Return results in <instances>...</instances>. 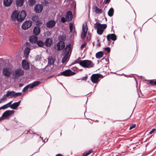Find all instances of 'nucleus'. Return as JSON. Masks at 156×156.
Instances as JSON below:
<instances>
[{"label":"nucleus","instance_id":"1","mask_svg":"<svg viewBox=\"0 0 156 156\" xmlns=\"http://www.w3.org/2000/svg\"><path fill=\"white\" fill-rule=\"evenodd\" d=\"M26 16V12L22 10L20 14L17 11L14 10L12 13L11 18L13 21L17 20L18 22H21L23 21Z\"/></svg>","mask_w":156,"mask_h":156},{"label":"nucleus","instance_id":"2","mask_svg":"<svg viewBox=\"0 0 156 156\" xmlns=\"http://www.w3.org/2000/svg\"><path fill=\"white\" fill-rule=\"evenodd\" d=\"M107 26L106 24H101L99 23L96 22L94 24V27L95 29H97V34L99 35H101L106 28Z\"/></svg>","mask_w":156,"mask_h":156},{"label":"nucleus","instance_id":"3","mask_svg":"<svg viewBox=\"0 0 156 156\" xmlns=\"http://www.w3.org/2000/svg\"><path fill=\"white\" fill-rule=\"evenodd\" d=\"M71 45L70 44H69L66 45V47L63 51L64 56L62 58V63H65L69 55V53L71 50Z\"/></svg>","mask_w":156,"mask_h":156},{"label":"nucleus","instance_id":"4","mask_svg":"<svg viewBox=\"0 0 156 156\" xmlns=\"http://www.w3.org/2000/svg\"><path fill=\"white\" fill-rule=\"evenodd\" d=\"M79 64L83 67L87 68H91L93 67L94 65L92 61L87 60H81Z\"/></svg>","mask_w":156,"mask_h":156},{"label":"nucleus","instance_id":"5","mask_svg":"<svg viewBox=\"0 0 156 156\" xmlns=\"http://www.w3.org/2000/svg\"><path fill=\"white\" fill-rule=\"evenodd\" d=\"M40 83V81H35L34 82L29 84L25 86L22 90V92H25L27 91L28 89L30 88V89L33 88L34 87L37 86Z\"/></svg>","mask_w":156,"mask_h":156},{"label":"nucleus","instance_id":"6","mask_svg":"<svg viewBox=\"0 0 156 156\" xmlns=\"http://www.w3.org/2000/svg\"><path fill=\"white\" fill-rule=\"evenodd\" d=\"M24 71L21 69L17 68L15 70L14 73L13 74V78L17 79L24 74Z\"/></svg>","mask_w":156,"mask_h":156},{"label":"nucleus","instance_id":"7","mask_svg":"<svg viewBox=\"0 0 156 156\" xmlns=\"http://www.w3.org/2000/svg\"><path fill=\"white\" fill-rule=\"evenodd\" d=\"M11 73V70L8 67H5L3 69L2 74L7 78H9L10 77Z\"/></svg>","mask_w":156,"mask_h":156},{"label":"nucleus","instance_id":"8","mask_svg":"<svg viewBox=\"0 0 156 156\" xmlns=\"http://www.w3.org/2000/svg\"><path fill=\"white\" fill-rule=\"evenodd\" d=\"M65 46V43L63 41H59L56 44L55 48L56 47L58 51H60L63 49Z\"/></svg>","mask_w":156,"mask_h":156},{"label":"nucleus","instance_id":"9","mask_svg":"<svg viewBox=\"0 0 156 156\" xmlns=\"http://www.w3.org/2000/svg\"><path fill=\"white\" fill-rule=\"evenodd\" d=\"M32 22L30 20H26L23 23L22 25V28L24 30H26L30 28L32 25Z\"/></svg>","mask_w":156,"mask_h":156},{"label":"nucleus","instance_id":"10","mask_svg":"<svg viewBox=\"0 0 156 156\" xmlns=\"http://www.w3.org/2000/svg\"><path fill=\"white\" fill-rule=\"evenodd\" d=\"M98 74H93L91 76L90 80L94 83H98L99 82V77Z\"/></svg>","mask_w":156,"mask_h":156},{"label":"nucleus","instance_id":"11","mask_svg":"<svg viewBox=\"0 0 156 156\" xmlns=\"http://www.w3.org/2000/svg\"><path fill=\"white\" fill-rule=\"evenodd\" d=\"M34 11L36 13H40L43 10V7L41 4H37L34 6Z\"/></svg>","mask_w":156,"mask_h":156},{"label":"nucleus","instance_id":"12","mask_svg":"<svg viewBox=\"0 0 156 156\" xmlns=\"http://www.w3.org/2000/svg\"><path fill=\"white\" fill-rule=\"evenodd\" d=\"M106 37L108 41L109 42L111 40L115 41L117 39L116 36L114 33L109 34L107 35Z\"/></svg>","mask_w":156,"mask_h":156},{"label":"nucleus","instance_id":"13","mask_svg":"<svg viewBox=\"0 0 156 156\" xmlns=\"http://www.w3.org/2000/svg\"><path fill=\"white\" fill-rule=\"evenodd\" d=\"M14 112L15 111L14 110H7L2 114V116H4L5 119H7L9 118L11 115L13 114Z\"/></svg>","mask_w":156,"mask_h":156},{"label":"nucleus","instance_id":"14","mask_svg":"<svg viewBox=\"0 0 156 156\" xmlns=\"http://www.w3.org/2000/svg\"><path fill=\"white\" fill-rule=\"evenodd\" d=\"M44 43L45 46L50 47L53 44L52 40L51 38H47L46 39Z\"/></svg>","mask_w":156,"mask_h":156},{"label":"nucleus","instance_id":"15","mask_svg":"<svg viewBox=\"0 0 156 156\" xmlns=\"http://www.w3.org/2000/svg\"><path fill=\"white\" fill-rule=\"evenodd\" d=\"M56 22L54 20H50L48 21L46 23V27L49 28H52L55 25Z\"/></svg>","mask_w":156,"mask_h":156},{"label":"nucleus","instance_id":"16","mask_svg":"<svg viewBox=\"0 0 156 156\" xmlns=\"http://www.w3.org/2000/svg\"><path fill=\"white\" fill-rule=\"evenodd\" d=\"M22 65L23 69L25 70H28L29 68V64L26 60H23L22 61Z\"/></svg>","mask_w":156,"mask_h":156},{"label":"nucleus","instance_id":"17","mask_svg":"<svg viewBox=\"0 0 156 156\" xmlns=\"http://www.w3.org/2000/svg\"><path fill=\"white\" fill-rule=\"evenodd\" d=\"M37 40V37L35 36H31L29 38L30 42L32 44H36Z\"/></svg>","mask_w":156,"mask_h":156},{"label":"nucleus","instance_id":"18","mask_svg":"<svg viewBox=\"0 0 156 156\" xmlns=\"http://www.w3.org/2000/svg\"><path fill=\"white\" fill-rule=\"evenodd\" d=\"M40 32V28L38 26H35L33 29V33L35 35H38Z\"/></svg>","mask_w":156,"mask_h":156},{"label":"nucleus","instance_id":"19","mask_svg":"<svg viewBox=\"0 0 156 156\" xmlns=\"http://www.w3.org/2000/svg\"><path fill=\"white\" fill-rule=\"evenodd\" d=\"M66 18L68 21L71 20L73 18L72 12L70 11H68L66 13Z\"/></svg>","mask_w":156,"mask_h":156},{"label":"nucleus","instance_id":"20","mask_svg":"<svg viewBox=\"0 0 156 156\" xmlns=\"http://www.w3.org/2000/svg\"><path fill=\"white\" fill-rule=\"evenodd\" d=\"M12 0H4V5L6 7L10 6L12 4Z\"/></svg>","mask_w":156,"mask_h":156},{"label":"nucleus","instance_id":"21","mask_svg":"<svg viewBox=\"0 0 156 156\" xmlns=\"http://www.w3.org/2000/svg\"><path fill=\"white\" fill-rule=\"evenodd\" d=\"M24 0H16V4L17 7L22 6L24 3Z\"/></svg>","mask_w":156,"mask_h":156},{"label":"nucleus","instance_id":"22","mask_svg":"<svg viewBox=\"0 0 156 156\" xmlns=\"http://www.w3.org/2000/svg\"><path fill=\"white\" fill-rule=\"evenodd\" d=\"M104 55V53L103 51H99L96 54V57L97 58L100 59L103 57Z\"/></svg>","mask_w":156,"mask_h":156},{"label":"nucleus","instance_id":"23","mask_svg":"<svg viewBox=\"0 0 156 156\" xmlns=\"http://www.w3.org/2000/svg\"><path fill=\"white\" fill-rule=\"evenodd\" d=\"M30 48L29 47H26L25 49L24 52V55L26 57L29 55L30 51Z\"/></svg>","mask_w":156,"mask_h":156},{"label":"nucleus","instance_id":"24","mask_svg":"<svg viewBox=\"0 0 156 156\" xmlns=\"http://www.w3.org/2000/svg\"><path fill=\"white\" fill-rule=\"evenodd\" d=\"M94 12L96 14L101 13L102 12V10L101 9H99L96 6H94Z\"/></svg>","mask_w":156,"mask_h":156},{"label":"nucleus","instance_id":"25","mask_svg":"<svg viewBox=\"0 0 156 156\" xmlns=\"http://www.w3.org/2000/svg\"><path fill=\"white\" fill-rule=\"evenodd\" d=\"M36 43L38 46L40 47H43L44 44V43L41 40H38Z\"/></svg>","mask_w":156,"mask_h":156},{"label":"nucleus","instance_id":"26","mask_svg":"<svg viewBox=\"0 0 156 156\" xmlns=\"http://www.w3.org/2000/svg\"><path fill=\"white\" fill-rule=\"evenodd\" d=\"M16 103V102L13 103L11 105L10 108L12 109L16 110L19 106Z\"/></svg>","mask_w":156,"mask_h":156},{"label":"nucleus","instance_id":"27","mask_svg":"<svg viewBox=\"0 0 156 156\" xmlns=\"http://www.w3.org/2000/svg\"><path fill=\"white\" fill-rule=\"evenodd\" d=\"M114 9L112 8H111L108 12V15L110 17H112L113 16L114 13Z\"/></svg>","mask_w":156,"mask_h":156},{"label":"nucleus","instance_id":"28","mask_svg":"<svg viewBox=\"0 0 156 156\" xmlns=\"http://www.w3.org/2000/svg\"><path fill=\"white\" fill-rule=\"evenodd\" d=\"M14 93V91H9L8 90L7 91V94H5V95L7 97L12 96V97H13Z\"/></svg>","mask_w":156,"mask_h":156},{"label":"nucleus","instance_id":"29","mask_svg":"<svg viewBox=\"0 0 156 156\" xmlns=\"http://www.w3.org/2000/svg\"><path fill=\"white\" fill-rule=\"evenodd\" d=\"M28 3L30 6H33L36 3L35 0H28Z\"/></svg>","mask_w":156,"mask_h":156},{"label":"nucleus","instance_id":"30","mask_svg":"<svg viewBox=\"0 0 156 156\" xmlns=\"http://www.w3.org/2000/svg\"><path fill=\"white\" fill-rule=\"evenodd\" d=\"M58 39L59 41H63L64 42L66 39V37L63 35H62L58 37Z\"/></svg>","mask_w":156,"mask_h":156},{"label":"nucleus","instance_id":"31","mask_svg":"<svg viewBox=\"0 0 156 156\" xmlns=\"http://www.w3.org/2000/svg\"><path fill=\"white\" fill-rule=\"evenodd\" d=\"M54 63V61L52 58H48V63L49 65H53Z\"/></svg>","mask_w":156,"mask_h":156},{"label":"nucleus","instance_id":"32","mask_svg":"<svg viewBox=\"0 0 156 156\" xmlns=\"http://www.w3.org/2000/svg\"><path fill=\"white\" fill-rule=\"evenodd\" d=\"M87 25L83 24L82 26V32H83L87 33Z\"/></svg>","mask_w":156,"mask_h":156},{"label":"nucleus","instance_id":"33","mask_svg":"<svg viewBox=\"0 0 156 156\" xmlns=\"http://www.w3.org/2000/svg\"><path fill=\"white\" fill-rule=\"evenodd\" d=\"M12 101H11L7 104L3 105V107H4L5 109L7 108L8 107H10L11 106V104L12 103Z\"/></svg>","mask_w":156,"mask_h":156},{"label":"nucleus","instance_id":"34","mask_svg":"<svg viewBox=\"0 0 156 156\" xmlns=\"http://www.w3.org/2000/svg\"><path fill=\"white\" fill-rule=\"evenodd\" d=\"M80 59V57H79L76 60H75L70 65V66L73 65L76 63H78L79 64V63L81 62V60L79 61V60Z\"/></svg>","mask_w":156,"mask_h":156},{"label":"nucleus","instance_id":"35","mask_svg":"<svg viewBox=\"0 0 156 156\" xmlns=\"http://www.w3.org/2000/svg\"><path fill=\"white\" fill-rule=\"evenodd\" d=\"M39 19L38 17L37 16L35 15L32 16V20L33 21L36 22Z\"/></svg>","mask_w":156,"mask_h":156},{"label":"nucleus","instance_id":"36","mask_svg":"<svg viewBox=\"0 0 156 156\" xmlns=\"http://www.w3.org/2000/svg\"><path fill=\"white\" fill-rule=\"evenodd\" d=\"M87 33L83 32H82L81 33V38L83 40L85 39V37H86Z\"/></svg>","mask_w":156,"mask_h":156},{"label":"nucleus","instance_id":"37","mask_svg":"<svg viewBox=\"0 0 156 156\" xmlns=\"http://www.w3.org/2000/svg\"><path fill=\"white\" fill-rule=\"evenodd\" d=\"M22 94L21 92H18L16 93L15 91H14L13 97H16L18 96H20Z\"/></svg>","mask_w":156,"mask_h":156},{"label":"nucleus","instance_id":"38","mask_svg":"<svg viewBox=\"0 0 156 156\" xmlns=\"http://www.w3.org/2000/svg\"><path fill=\"white\" fill-rule=\"evenodd\" d=\"M69 70L70 69H67L65 71V76H70V73H69Z\"/></svg>","mask_w":156,"mask_h":156},{"label":"nucleus","instance_id":"39","mask_svg":"<svg viewBox=\"0 0 156 156\" xmlns=\"http://www.w3.org/2000/svg\"><path fill=\"white\" fill-rule=\"evenodd\" d=\"M149 83L152 86H156V80L154 81L152 80H151L150 81Z\"/></svg>","mask_w":156,"mask_h":156},{"label":"nucleus","instance_id":"40","mask_svg":"<svg viewBox=\"0 0 156 156\" xmlns=\"http://www.w3.org/2000/svg\"><path fill=\"white\" fill-rule=\"evenodd\" d=\"M6 96L5 95H4L3 97L0 99V103H1L2 102V101H5L6 100Z\"/></svg>","mask_w":156,"mask_h":156},{"label":"nucleus","instance_id":"41","mask_svg":"<svg viewBox=\"0 0 156 156\" xmlns=\"http://www.w3.org/2000/svg\"><path fill=\"white\" fill-rule=\"evenodd\" d=\"M68 20L66 18H65L64 17H62L61 18V21L63 23L66 22Z\"/></svg>","mask_w":156,"mask_h":156},{"label":"nucleus","instance_id":"42","mask_svg":"<svg viewBox=\"0 0 156 156\" xmlns=\"http://www.w3.org/2000/svg\"><path fill=\"white\" fill-rule=\"evenodd\" d=\"M48 3V2L47 0H44L43 2L42 3V4L44 6H46Z\"/></svg>","mask_w":156,"mask_h":156},{"label":"nucleus","instance_id":"43","mask_svg":"<svg viewBox=\"0 0 156 156\" xmlns=\"http://www.w3.org/2000/svg\"><path fill=\"white\" fill-rule=\"evenodd\" d=\"M41 58V57L39 55H37L35 58L36 61H40Z\"/></svg>","mask_w":156,"mask_h":156},{"label":"nucleus","instance_id":"44","mask_svg":"<svg viewBox=\"0 0 156 156\" xmlns=\"http://www.w3.org/2000/svg\"><path fill=\"white\" fill-rule=\"evenodd\" d=\"M104 49L105 50L107 51L108 53H109L111 49L109 47L105 48Z\"/></svg>","mask_w":156,"mask_h":156},{"label":"nucleus","instance_id":"45","mask_svg":"<svg viewBox=\"0 0 156 156\" xmlns=\"http://www.w3.org/2000/svg\"><path fill=\"white\" fill-rule=\"evenodd\" d=\"M66 71H63V72H62L60 73H58L57 74V76H60L61 75H63L65 76V73Z\"/></svg>","mask_w":156,"mask_h":156},{"label":"nucleus","instance_id":"46","mask_svg":"<svg viewBox=\"0 0 156 156\" xmlns=\"http://www.w3.org/2000/svg\"><path fill=\"white\" fill-rule=\"evenodd\" d=\"M36 22V25L38 26H39L40 24H42V23L40 21H39L38 20Z\"/></svg>","mask_w":156,"mask_h":156},{"label":"nucleus","instance_id":"47","mask_svg":"<svg viewBox=\"0 0 156 156\" xmlns=\"http://www.w3.org/2000/svg\"><path fill=\"white\" fill-rule=\"evenodd\" d=\"M88 77V75L86 74L85 76L83 77L81 79L82 80H86Z\"/></svg>","mask_w":156,"mask_h":156},{"label":"nucleus","instance_id":"48","mask_svg":"<svg viewBox=\"0 0 156 156\" xmlns=\"http://www.w3.org/2000/svg\"><path fill=\"white\" fill-rule=\"evenodd\" d=\"M70 76L74 75L76 74V73L74 72H72L70 69L69 70Z\"/></svg>","mask_w":156,"mask_h":156},{"label":"nucleus","instance_id":"49","mask_svg":"<svg viewBox=\"0 0 156 156\" xmlns=\"http://www.w3.org/2000/svg\"><path fill=\"white\" fill-rule=\"evenodd\" d=\"M136 124H133L130 127L129 129H131L133 128H135L136 127Z\"/></svg>","mask_w":156,"mask_h":156},{"label":"nucleus","instance_id":"50","mask_svg":"<svg viewBox=\"0 0 156 156\" xmlns=\"http://www.w3.org/2000/svg\"><path fill=\"white\" fill-rule=\"evenodd\" d=\"M86 43L82 44L80 47L82 49L84 48L86 46Z\"/></svg>","mask_w":156,"mask_h":156},{"label":"nucleus","instance_id":"51","mask_svg":"<svg viewBox=\"0 0 156 156\" xmlns=\"http://www.w3.org/2000/svg\"><path fill=\"white\" fill-rule=\"evenodd\" d=\"M93 152V151L92 150H90L88 151L87 152L88 155L91 154Z\"/></svg>","mask_w":156,"mask_h":156},{"label":"nucleus","instance_id":"52","mask_svg":"<svg viewBox=\"0 0 156 156\" xmlns=\"http://www.w3.org/2000/svg\"><path fill=\"white\" fill-rule=\"evenodd\" d=\"M155 130V129H153L151 130L149 133V134H152Z\"/></svg>","mask_w":156,"mask_h":156},{"label":"nucleus","instance_id":"53","mask_svg":"<svg viewBox=\"0 0 156 156\" xmlns=\"http://www.w3.org/2000/svg\"><path fill=\"white\" fill-rule=\"evenodd\" d=\"M110 1V0H105L104 1V2L106 4L108 3H109V2Z\"/></svg>","mask_w":156,"mask_h":156},{"label":"nucleus","instance_id":"54","mask_svg":"<svg viewBox=\"0 0 156 156\" xmlns=\"http://www.w3.org/2000/svg\"><path fill=\"white\" fill-rule=\"evenodd\" d=\"M5 119V118L4 117V116H2H2L0 117V121L2 120H3Z\"/></svg>","mask_w":156,"mask_h":156},{"label":"nucleus","instance_id":"55","mask_svg":"<svg viewBox=\"0 0 156 156\" xmlns=\"http://www.w3.org/2000/svg\"><path fill=\"white\" fill-rule=\"evenodd\" d=\"M88 155V154L87 152H86L83 153L82 156H87Z\"/></svg>","mask_w":156,"mask_h":156},{"label":"nucleus","instance_id":"56","mask_svg":"<svg viewBox=\"0 0 156 156\" xmlns=\"http://www.w3.org/2000/svg\"><path fill=\"white\" fill-rule=\"evenodd\" d=\"M69 29L70 32H71L73 30V27L72 26H71L70 24Z\"/></svg>","mask_w":156,"mask_h":156},{"label":"nucleus","instance_id":"57","mask_svg":"<svg viewBox=\"0 0 156 156\" xmlns=\"http://www.w3.org/2000/svg\"><path fill=\"white\" fill-rule=\"evenodd\" d=\"M97 74H98V76L99 77V78H102L103 77V76L102 75L99 74V73H97Z\"/></svg>","mask_w":156,"mask_h":156},{"label":"nucleus","instance_id":"58","mask_svg":"<svg viewBox=\"0 0 156 156\" xmlns=\"http://www.w3.org/2000/svg\"><path fill=\"white\" fill-rule=\"evenodd\" d=\"M50 32H51L49 31V30L47 31L46 32L48 36L50 35Z\"/></svg>","mask_w":156,"mask_h":156},{"label":"nucleus","instance_id":"59","mask_svg":"<svg viewBox=\"0 0 156 156\" xmlns=\"http://www.w3.org/2000/svg\"><path fill=\"white\" fill-rule=\"evenodd\" d=\"M21 101L20 100L16 102V104H18V105L19 106L20 105V103H21Z\"/></svg>","mask_w":156,"mask_h":156},{"label":"nucleus","instance_id":"60","mask_svg":"<svg viewBox=\"0 0 156 156\" xmlns=\"http://www.w3.org/2000/svg\"><path fill=\"white\" fill-rule=\"evenodd\" d=\"M23 84L22 83H20L19 84V86L20 87H22L23 86Z\"/></svg>","mask_w":156,"mask_h":156},{"label":"nucleus","instance_id":"61","mask_svg":"<svg viewBox=\"0 0 156 156\" xmlns=\"http://www.w3.org/2000/svg\"><path fill=\"white\" fill-rule=\"evenodd\" d=\"M97 45L98 47H100L101 46V43H98Z\"/></svg>","mask_w":156,"mask_h":156},{"label":"nucleus","instance_id":"62","mask_svg":"<svg viewBox=\"0 0 156 156\" xmlns=\"http://www.w3.org/2000/svg\"><path fill=\"white\" fill-rule=\"evenodd\" d=\"M55 156H63V155L60 154H56Z\"/></svg>","mask_w":156,"mask_h":156},{"label":"nucleus","instance_id":"63","mask_svg":"<svg viewBox=\"0 0 156 156\" xmlns=\"http://www.w3.org/2000/svg\"><path fill=\"white\" fill-rule=\"evenodd\" d=\"M104 59H105V60H106V61H108V59H106L105 58H102V59L101 60H103Z\"/></svg>","mask_w":156,"mask_h":156},{"label":"nucleus","instance_id":"64","mask_svg":"<svg viewBox=\"0 0 156 156\" xmlns=\"http://www.w3.org/2000/svg\"><path fill=\"white\" fill-rule=\"evenodd\" d=\"M30 44V43L28 42H27L26 43V46H28Z\"/></svg>","mask_w":156,"mask_h":156}]
</instances>
